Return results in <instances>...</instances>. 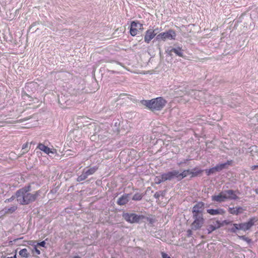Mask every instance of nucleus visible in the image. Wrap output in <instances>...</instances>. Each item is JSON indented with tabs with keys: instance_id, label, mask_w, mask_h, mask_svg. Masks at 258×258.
I'll list each match as a JSON object with an SVG mask.
<instances>
[{
	"instance_id": "obj_39",
	"label": "nucleus",
	"mask_w": 258,
	"mask_h": 258,
	"mask_svg": "<svg viewBox=\"0 0 258 258\" xmlns=\"http://www.w3.org/2000/svg\"><path fill=\"white\" fill-rule=\"evenodd\" d=\"M231 223V222L228 221L227 220H224L221 223L223 225L224 224L228 225Z\"/></svg>"
},
{
	"instance_id": "obj_7",
	"label": "nucleus",
	"mask_w": 258,
	"mask_h": 258,
	"mask_svg": "<svg viewBox=\"0 0 258 258\" xmlns=\"http://www.w3.org/2000/svg\"><path fill=\"white\" fill-rule=\"evenodd\" d=\"M159 32V30L158 28L153 29H148L145 33L144 37L145 41L149 43L150 41L157 35V34Z\"/></svg>"
},
{
	"instance_id": "obj_44",
	"label": "nucleus",
	"mask_w": 258,
	"mask_h": 258,
	"mask_svg": "<svg viewBox=\"0 0 258 258\" xmlns=\"http://www.w3.org/2000/svg\"><path fill=\"white\" fill-rule=\"evenodd\" d=\"M7 258H17V253L15 252V254L13 256L7 257Z\"/></svg>"
},
{
	"instance_id": "obj_50",
	"label": "nucleus",
	"mask_w": 258,
	"mask_h": 258,
	"mask_svg": "<svg viewBox=\"0 0 258 258\" xmlns=\"http://www.w3.org/2000/svg\"><path fill=\"white\" fill-rule=\"evenodd\" d=\"M122 67H123L124 69H125V68L124 67V66L123 65H122Z\"/></svg>"
},
{
	"instance_id": "obj_30",
	"label": "nucleus",
	"mask_w": 258,
	"mask_h": 258,
	"mask_svg": "<svg viewBox=\"0 0 258 258\" xmlns=\"http://www.w3.org/2000/svg\"><path fill=\"white\" fill-rule=\"evenodd\" d=\"M205 171H206V173H207V174L208 175H210L212 174H214L216 172L215 167L210 168L209 169H206Z\"/></svg>"
},
{
	"instance_id": "obj_9",
	"label": "nucleus",
	"mask_w": 258,
	"mask_h": 258,
	"mask_svg": "<svg viewBox=\"0 0 258 258\" xmlns=\"http://www.w3.org/2000/svg\"><path fill=\"white\" fill-rule=\"evenodd\" d=\"M167 180L171 181L174 179H176L177 181L179 179V172L178 170H173L166 173H164Z\"/></svg>"
},
{
	"instance_id": "obj_32",
	"label": "nucleus",
	"mask_w": 258,
	"mask_h": 258,
	"mask_svg": "<svg viewBox=\"0 0 258 258\" xmlns=\"http://www.w3.org/2000/svg\"><path fill=\"white\" fill-rule=\"evenodd\" d=\"M190 160H191V159L189 157H188L187 159H183L182 161H180L179 162H178L177 164L178 166H180L182 165L183 164H187V162Z\"/></svg>"
},
{
	"instance_id": "obj_23",
	"label": "nucleus",
	"mask_w": 258,
	"mask_h": 258,
	"mask_svg": "<svg viewBox=\"0 0 258 258\" xmlns=\"http://www.w3.org/2000/svg\"><path fill=\"white\" fill-rule=\"evenodd\" d=\"M85 169L87 171L88 175L90 176L93 175L97 170L98 167L97 166H94L89 168H85Z\"/></svg>"
},
{
	"instance_id": "obj_43",
	"label": "nucleus",
	"mask_w": 258,
	"mask_h": 258,
	"mask_svg": "<svg viewBox=\"0 0 258 258\" xmlns=\"http://www.w3.org/2000/svg\"><path fill=\"white\" fill-rule=\"evenodd\" d=\"M83 172L84 173V174L86 175L87 178L89 176V175H88V173H87V171H86L85 168L83 170Z\"/></svg>"
},
{
	"instance_id": "obj_4",
	"label": "nucleus",
	"mask_w": 258,
	"mask_h": 258,
	"mask_svg": "<svg viewBox=\"0 0 258 258\" xmlns=\"http://www.w3.org/2000/svg\"><path fill=\"white\" fill-rule=\"evenodd\" d=\"M176 37L175 32L172 30L161 33L157 35L156 38L157 41H166V40H174Z\"/></svg>"
},
{
	"instance_id": "obj_41",
	"label": "nucleus",
	"mask_w": 258,
	"mask_h": 258,
	"mask_svg": "<svg viewBox=\"0 0 258 258\" xmlns=\"http://www.w3.org/2000/svg\"><path fill=\"white\" fill-rule=\"evenodd\" d=\"M257 169H258V165H253L251 167V169L252 170H254Z\"/></svg>"
},
{
	"instance_id": "obj_22",
	"label": "nucleus",
	"mask_w": 258,
	"mask_h": 258,
	"mask_svg": "<svg viewBox=\"0 0 258 258\" xmlns=\"http://www.w3.org/2000/svg\"><path fill=\"white\" fill-rule=\"evenodd\" d=\"M167 181L165 174L163 173L160 176H156L155 178V182L156 184H160L161 183Z\"/></svg>"
},
{
	"instance_id": "obj_48",
	"label": "nucleus",
	"mask_w": 258,
	"mask_h": 258,
	"mask_svg": "<svg viewBox=\"0 0 258 258\" xmlns=\"http://www.w3.org/2000/svg\"><path fill=\"white\" fill-rule=\"evenodd\" d=\"M255 192H256V194H258V189H255Z\"/></svg>"
},
{
	"instance_id": "obj_13",
	"label": "nucleus",
	"mask_w": 258,
	"mask_h": 258,
	"mask_svg": "<svg viewBox=\"0 0 258 258\" xmlns=\"http://www.w3.org/2000/svg\"><path fill=\"white\" fill-rule=\"evenodd\" d=\"M224 194L226 197L227 200H235L238 199V197L235 194V191L232 189H229L223 191Z\"/></svg>"
},
{
	"instance_id": "obj_34",
	"label": "nucleus",
	"mask_w": 258,
	"mask_h": 258,
	"mask_svg": "<svg viewBox=\"0 0 258 258\" xmlns=\"http://www.w3.org/2000/svg\"><path fill=\"white\" fill-rule=\"evenodd\" d=\"M45 244H46V242H45V241H42L40 242L37 243V245H39V246H40L42 247H45Z\"/></svg>"
},
{
	"instance_id": "obj_38",
	"label": "nucleus",
	"mask_w": 258,
	"mask_h": 258,
	"mask_svg": "<svg viewBox=\"0 0 258 258\" xmlns=\"http://www.w3.org/2000/svg\"><path fill=\"white\" fill-rule=\"evenodd\" d=\"M162 258H170V257L169 256H168V255L167 254L164 253V252L162 253Z\"/></svg>"
},
{
	"instance_id": "obj_46",
	"label": "nucleus",
	"mask_w": 258,
	"mask_h": 258,
	"mask_svg": "<svg viewBox=\"0 0 258 258\" xmlns=\"http://www.w3.org/2000/svg\"><path fill=\"white\" fill-rule=\"evenodd\" d=\"M27 120V118H24V119H20V122H22L23 121H25V120Z\"/></svg>"
},
{
	"instance_id": "obj_5",
	"label": "nucleus",
	"mask_w": 258,
	"mask_h": 258,
	"mask_svg": "<svg viewBox=\"0 0 258 258\" xmlns=\"http://www.w3.org/2000/svg\"><path fill=\"white\" fill-rule=\"evenodd\" d=\"M192 218L194 221L191 225V229L194 230L200 229L204 223L203 215H192Z\"/></svg>"
},
{
	"instance_id": "obj_26",
	"label": "nucleus",
	"mask_w": 258,
	"mask_h": 258,
	"mask_svg": "<svg viewBox=\"0 0 258 258\" xmlns=\"http://www.w3.org/2000/svg\"><path fill=\"white\" fill-rule=\"evenodd\" d=\"M19 254L23 257L27 258L29 257V253L26 248H23L19 251Z\"/></svg>"
},
{
	"instance_id": "obj_36",
	"label": "nucleus",
	"mask_w": 258,
	"mask_h": 258,
	"mask_svg": "<svg viewBox=\"0 0 258 258\" xmlns=\"http://www.w3.org/2000/svg\"><path fill=\"white\" fill-rule=\"evenodd\" d=\"M256 149V146H252L249 148V150H250L249 152L251 153L252 156H253V154L251 153L252 151H253L254 150V149Z\"/></svg>"
},
{
	"instance_id": "obj_6",
	"label": "nucleus",
	"mask_w": 258,
	"mask_h": 258,
	"mask_svg": "<svg viewBox=\"0 0 258 258\" xmlns=\"http://www.w3.org/2000/svg\"><path fill=\"white\" fill-rule=\"evenodd\" d=\"M143 29V25L138 22L133 21L131 24L130 34L135 36Z\"/></svg>"
},
{
	"instance_id": "obj_10",
	"label": "nucleus",
	"mask_w": 258,
	"mask_h": 258,
	"mask_svg": "<svg viewBox=\"0 0 258 258\" xmlns=\"http://www.w3.org/2000/svg\"><path fill=\"white\" fill-rule=\"evenodd\" d=\"M257 220L256 217H253L250 218L247 222L242 223V231H246L249 230Z\"/></svg>"
},
{
	"instance_id": "obj_33",
	"label": "nucleus",
	"mask_w": 258,
	"mask_h": 258,
	"mask_svg": "<svg viewBox=\"0 0 258 258\" xmlns=\"http://www.w3.org/2000/svg\"><path fill=\"white\" fill-rule=\"evenodd\" d=\"M32 252L33 253H36L38 255L40 254V251L38 249H37L36 246H35V247H34Z\"/></svg>"
},
{
	"instance_id": "obj_2",
	"label": "nucleus",
	"mask_w": 258,
	"mask_h": 258,
	"mask_svg": "<svg viewBox=\"0 0 258 258\" xmlns=\"http://www.w3.org/2000/svg\"><path fill=\"white\" fill-rule=\"evenodd\" d=\"M141 103L152 111H155L162 110L167 101L162 97H159L151 100H143L141 101Z\"/></svg>"
},
{
	"instance_id": "obj_27",
	"label": "nucleus",
	"mask_w": 258,
	"mask_h": 258,
	"mask_svg": "<svg viewBox=\"0 0 258 258\" xmlns=\"http://www.w3.org/2000/svg\"><path fill=\"white\" fill-rule=\"evenodd\" d=\"M144 195L142 194L136 193L132 198V200L134 201H140L142 199Z\"/></svg>"
},
{
	"instance_id": "obj_8",
	"label": "nucleus",
	"mask_w": 258,
	"mask_h": 258,
	"mask_svg": "<svg viewBox=\"0 0 258 258\" xmlns=\"http://www.w3.org/2000/svg\"><path fill=\"white\" fill-rule=\"evenodd\" d=\"M204 203L202 202H198L192 208V215H203V212L204 209Z\"/></svg>"
},
{
	"instance_id": "obj_1",
	"label": "nucleus",
	"mask_w": 258,
	"mask_h": 258,
	"mask_svg": "<svg viewBox=\"0 0 258 258\" xmlns=\"http://www.w3.org/2000/svg\"><path fill=\"white\" fill-rule=\"evenodd\" d=\"M31 186L30 185L25 186L19 189L16 192V197L17 201L23 205H28L36 201L40 195L41 191L37 190L31 193Z\"/></svg>"
},
{
	"instance_id": "obj_49",
	"label": "nucleus",
	"mask_w": 258,
	"mask_h": 258,
	"mask_svg": "<svg viewBox=\"0 0 258 258\" xmlns=\"http://www.w3.org/2000/svg\"><path fill=\"white\" fill-rule=\"evenodd\" d=\"M113 73H116V72H115L114 71H112Z\"/></svg>"
},
{
	"instance_id": "obj_21",
	"label": "nucleus",
	"mask_w": 258,
	"mask_h": 258,
	"mask_svg": "<svg viewBox=\"0 0 258 258\" xmlns=\"http://www.w3.org/2000/svg\"><path fill=\"white\" fill-rule=\"evenodd\" d=\"M203 170L199 169L198 168L195 167L192 170H190L189 174L191 175V177L197 176L198 175L202 173Z\"/></svg>"
},
{
	"instance_id": "obj_42",
	"label": "nucleus",
	"mask_w": 258,
	"mask_h": 258,
	"mask_svg": "<svg viewBox=\"0 0 258 258\" xmlns=\"http://www.w3.org/2000/svg\"><path fill=\"white\" fill-rule=\"evenodd\" d=\"M27 147H28V144L25 143V144H23L22 146V150H25Z\"/></svg>"
},
{
	"instance_id": "obj_28",
	"label": "nucleus",
	"mask_w": 258,
	"mask_h": 258,
	"mask_svg": "<svg viewBox=\"0 0 258 258\" xmlns=\"http://www.w3.org/2000/svg\"><path fill=\"white\" fill-rule=\"evenodd\" d=\"M171 52L175 53L176 54L178 55L179 56H182V50L180 48H173L171 50Z\"/></svg>"
},
{
	"instance_id": "obj_40",
	"label": "nucleus",
	"mask_w": 258,
	"mask_h": 258,
	"mask_svg": "<svg viewBox=\"0 0 258 258\" xmlns=\"http://www.w3.org/2000/svg\"><path fill=\"white\" fill-rule=\"evenodd\" d=\"M15 198V196H12L11 198H10V199H7L6 202H7V201H8V202H12L13 200H14Z\"/></svg>"
},
{
	"instance_id": "obj_11",
	"label": "nucleus",
	"mask_w": 258,
	"mask_h": 258,
	"mask_svg": "<svg viewBox=\"0 0 258 258\" xmlns=\"http://www.w3.org/2000/svg\"><path fill=\"white\" fill-rule=\"evenodd\" d=\"M130 195V194H123L118 199L116 202L117 204L119 206H123L129 202Z\"/></svg>"
},
{
	"instance_id": "obj_47",
	"label": "nucleus",
	"mask_w": 258,
	"mask_h": 258,
	"mask_svg": "<svg viewBox=\"0 0 258 258\" xmlns=\"http://www.w3.org/2000/svg\"><path fill=\"white\" fill-rule=\"evenodd\" d=\"M27 152V151H23V152H22V153H21V155H23V154H25L26 152Z\"/></svg>"
},
{
	"instance_id": "obj_15",
	"label": "nucleus",
	"mask_w": 258,
	"mask_h": 258,
	"mask_svg": "<svg viewBox=\"0 0 258 258\" xmlns=\"http://www.w3.org/2000/svg\"><path fill=\"white\" fill-rule=\"evenodd\" d=\"M207 213L212 216H215L218 215H223L225 213V210L221 208H218L216 209H208L207 210Z\"/></svg>"
},
{
	"instance_id": "obj_18",
	"label": "nucleus",
	"mask_w": 258,
	"mask_h": 258,
	"mask_svg": "<svg viewBox=\"0 0 258 258\" xmlns=\"http://www.w3.org/2000/svg\"><path fill=\"white\" fill-rule=\"evenodd\" d=\"M233 227L229 229V231L234 233H236L238 230H242V223L237 224L233 223Z\"/></svg>"
},
{
	"instance_id": "obj_12",
	"label": "nucleus",
	"mask_w": 258,
	"mask_h": 258,
	"mask_svg": "<svg viewBox=\"0 0 258 258\" xmlns=\"http://www.w3.org/2000/svg\"><path fill=\"white\" fill-rule=\"evenodd\" d=\"M211 200L213 202L222 203L226 201V197L224 194L223 191L220 192L218 195H214L211 197Z\"/></svg>"
},
{
	"instance_id": "obj_45",
	"label": "nucleus",
	"mask_w": 258,
	"mask_h": 258,
	"mask_svg": "<svg viewBox=\"0 0 258 258\" xmlns=\"http://www.w3.org/2000/svg\"><path fill=\"white\" fill-rule=\"evenodd\" d=\"M150 73V71H148V72H145V71H144V72H142L141 73H142V74H147V73Z\"/></svg>"
},
{
	"instance_id": "obj_24",
	"label": "nucleus",
	"mask_w": 258,
	"mask_h": 258,
	"mask_svg": "<svg viewBox=\"0 0 258 258\" xmlns=\"http://www.w3.org/2000/svg\"><path fill=\"white\" fill-rule=\"evenodd\" d=\"M17 209V207L13 206L10 208H5L4 211L5 213H12L15 212Z\"/></svg>"
},
{
	"instance_id": "obj_37",
	"label": "nucleus",
	"mask_w": 258,
	"mask_h": 258,
	"mask_svg": "<svg viewBox=\"0 0 258 258\" xmlns=\"http://www.w3.org/2000/svg\"><path fill=\"white\" fill-rule=\"evenodd\" d=\"M240 239L244 240L247 241H249L250 240L247 237H246L245 236H241L239 237Z\"/></svg>"
},
{
	"instance_id": "obj_16",
	"label": "nucleus",
	"mask_w": 258,
	"mask_h": 258,
	"mask_svg": "<svg viewBox=\"0 0 258 258\" xmlns=\"http://www.w3.org/2000/svg\"><path fill=\"white\" fill-rule=\"evenodd\" d=\"M222 226L223 224L220 221L218 220L216 221L215 225H210L208 226L207 229L208 231V234L211 233L213 231L220 228Z\"/></svg>"
},
{
	"instance_id": "obj_29",
	"label": "nucleus",
	"mask_w": 258,
	"mask_h": 258,
	"mask_svg": "<svg viewBox=\"0 0 258 258\" xmlns=\"http://www.w3.org/2000/svg\"><path fill=\"white\" fill-rule=\"evenodd\" d=\"M86 178H87V177H86V175L84 174V173L82 171V174L77 177V181L78 182H81V181L85 180Z\"/></svg>"
},
{
	"instance_id": "obj_35",
	"label": "nucleus",
	"mask_w": 258,
	"mask_h": 258,
	"mask_svg": "<svg viewBox=\"0 0 258 258\" xmlns=\"http://www.w3.org/2000/svg\"><path fill=\"white\" fill-rule=\"evenodd\" d=\"M192 232L191 230L188 229L187 231V236L190 237L192 236Z\"/></svg>"
},
{
	"instance_id": "obj_19",
	"label": "nucleus",
	"mask_w": 258,
	"mask_h": 258,
	"mask_svg": "<svg viewBox=\"0 0 258 258\" xmlns=\"http://www.w3.org/2000/svg\"><path fill=\"white\" fill-rule=\"evenodd\" d=\"M203 94V92L199 90H191L189 92V95L194 96L196 99L200 100L202 98V95Z\"/></svg>"
},
{
	"instance_id": "obj_3",
	"label": "nucleus",
	"mask_w": 258,
	"mask_h": 258,
	"mask_svg": "<svg viewBox=\"0 0 258 258\" xmlns=\"http://www.w3.org/2000/svg\"><path fill=\"white\" fill-rule=\"evenodd\" d=\"M122 217L126 221L130 223H137L146 218V217L143 215L128 213H123Z\"/></svg>"
},
{
	"instance_id": "obj_17",
	"label": "nucleus",
	"mask_w": 258,
	"mask_h": 258,
	"mask_svg": "<svg viewBox=\"0 0 258 258\" xmlns=\"http://www.w3.org/2000/svg\"><path fill=\"white\" fill-rule=\"evenodd\" d=\"M243 209L241 207H236L235 208H229L228 212L232 215H238L242 213Z\"/></svg>"
},
{
	"instance_id": "obj_31",
	"label": "nucleus",
	"mask_w": 258,
	"mask_h": 258,
	"mask_svg": "<svg viewBox=\"0 0 258 258\" xmlns=\"http://www.w3.org/2000/svg\"><path fill=\"white\" fill-rule=\"evenodd\" d=\"M160 196H162V197L164 196V191H160L156 192L154 195V198H156V199H159V197Z\"/></svg>"
},
{
	"instance_id": "obj_14",
	"label": "nucleus",
	"mask_w": 258,
	"mask_h": 258,
	"mask_svg": "<svg viewBox=\"0 0 258 258\" xmlns=\"http://www.w3.org/2000/svg\"><path fill=\"white\" fill-rule=\"evenodd\" d=\"M37 149H39L40 150L48 155L49 153L54 154L56 152V150H52L42 143H39L38 145Z\"/></svg>"
},
{
	"instance_id": "obj_25",
	"label": "nucleus",
	"mask_w": 258,
	"mask_h": 258,
	"mask_svg": "<svg viewBox=\"0 0 258 258\" xmlns=\"http://www.w3.org/2000/svg\"><path fill=\"white\" fill-rule=\"evenodd\" d=\"M190 170L187 169L183 170L181 173L179 172V179L180 181L187 176V174L189 173Z\"/></svg>"
},
{
	"instance_id": "obj_20",
	"label": "nucleus",
	"mask_w": 258,
	"mask_h": 258,
	"mask_svg": "<svg viewBox=\"0 0 258 258\" xmlns=\"http://www.w3.org/2000/svg\"><path fill=\"white\" fill-rule=\"evenodd\" d=\"M229 161H227V162L224 163L217 164L215 167L216 172H219L222 170L223 169L226 168L227 165H229Z\"/></svg>"
}]
</instances>
